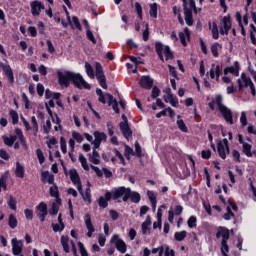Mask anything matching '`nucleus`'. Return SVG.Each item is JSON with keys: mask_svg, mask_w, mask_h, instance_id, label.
I'll list each match as a JSON object with an SVG mask.
<instances>
[{"mask_svg": "<svg viewBox=\"0 0 256 256\" xmlns=\"http://www.w3.org/2000/svg\"><path fill=\"white\" fill-rule=\"evenodd\" d=\"M123 199L124 203H127L129 199L132 203H139L141 201V194L139 192L131 191V188H125V186H120L113 191V200Z\"/></svg>", "mask_w": 256, "mask_h": 256, "instance_id": "f257e3e1", "label": "nucleus"}, {"mask_svg": "<svg viewBox=\"0 0 256 256\" xmlns=\"http://www.w3.org/2000/svg\"><path fill=\"white\" fill-rule=\"evenodd\" d=\"M222 237V241H221V254L223 256H229L227 253H229V238L231 237V233L229 232V229L227 227L224 226H220L217 229V233H216V239H221Z\"/></svg>", "mask_w": 256, "mask_h": 256, "instance_id": "f03ea898", "label": "nucleus"}, {"mask_svg": "<svg viewBox=\"0 0 256 256\" xmlns=\"http://www.w3.org/2000/svg\"><path fill=\"white\" fill-rule=\"evenodd\" d=\"M70 82L76 86L77 89H91V85L87 83L79 73L71 72Z\"/></svg>", "mask_w": 256, "mask_h": 256, "instance_id": "7ed1b4c3", "label": "nucleus"}, {"mask_svg": "<svg viewBox=\"0 0 256 256\" xmlns=\"http://www.w3.org/2000/svg\"><path fill=\"white\" fill-rule=\"evenodd\" d=\"M95 73L100 87H102V89H108L107 77L105 76V72H103V66L99 62L95 63Z\"/></svg>", "mask_w": 256, "mask_h": 256, "instance_id": "20e7f679", "label": "nucleus"}, {"mask_svg": "<svg viewBox=\"0 0 256 256\" xmlns=\"http://www.w3.org/2000/svg\"><path fill=\"white\" fill-rule=\"evenodd\" d=\"M119 127L125 139L133 137V131L131 130V127H129V120L127 119V115L122 114V122L119 123Z\"/></svg>", "mask_w": 256, "mask_h": 256, "instance_id": "39448f33", "label": "nucleus"}, {"mask_svg": "<svg viewBox=\"0 0 256 256\" xmlns=\"http://www.w3.org/2000/svg\"><path fill=\"white\" fill-rule=\"evenodd\" d=\"M71 71H65V73L58 71L57 77H58V83L60 87H69L71 85Z\"/></svg>", "mask_w": 256, "mask_h": 256, "instance_id": "423d86ee", "label": "nucleus"}, {"mask_svg": "<svg viewBox=\"0 0 256 256\" xmlns=\"http://www.w3.org/2000/svg\"><path fill=\"white\" fill-rule=\"evenodd\" d=\"M36 215L41 223H45V219L47 215H49V211L47 210V203L40 202L39 205L36 206Z\"/></svg>", "mask_w": 256, "mask_h": 256, "instance_id": "0eeeda50", "label": "nucleus"}, {"mask_svg": "<svg viewBox=\"0 0 256 256\" xmlns=\"http://www.w3.org/2000/svg\"><path fill=\"white\" fill-rule=\"evenodd\" d=\"M111 243H114L117 251H119V253H127V244L125 243V241H123L121 238H119V235L115 234L112 236L111 238Z\"/></svg>", "mask_w": 256, "mask_h": 256, "instance_id": "6e6552de", "label": "nucleus"}, {"mask_svg": "<svg viewBox=\"0 0 256 256\" xmlns=\"http://www.w3.org/2000/svg\"><path fill=\"white\" fill-rule=\"evenodd\" d=\"M30 7L33 17H39L41 15V11L45 9V4L39 0H34L30 3Z\"/></svg>", "mask_w": 256, "mask_h": 256, "instance_id": "1a4fd4ad", "label": "nucleus"}, {"mask_svg": "<svg viewBox=\"0 0 256 256\" xmlns=\"http://www.w3.org/2000/svg\"><path fill=\"white\" fill-rule=\"evenodd\" d=\"M183 3V10H184V19L186 21V25H188V27H193V11L191 9H189V7L187 6V0H182Z\"/></svg>", "mask_w": 256, "mask_h": 256, "instance_id": "9d476101", "label": "nucleus"}, {"mask_svg": "<svg viewBox=\"0 0 256 256\" xmlns=\"http://www.w3.org/2000/svg\"><path fill=\"white\" fill-rule=\"evenodd\" d=\"M12 243V254L14 256H25L23 254V240H17V238H13L11 240Z\"/></svg>", "mask_w": 256, "mask_h": 256, "instance_id": "9b49d317", "label": "nucleus"}, {"mask_svg": "<svg viewBox=\"0 0 256 256\" xmlns=\"http://www.w3.org/2000/svg\"><path fill=\"white\" fill-rule=\"evenodd\" d=\"M93 136L94 140L92 141V144H94V149H99V147H101V143H103V141H107V134H105V132L95 131Z\"/></svg>", "mask_w": 256, "mask_h": 256, "instance_id": "f8f14e48", "label": "nucleus"}, {"mask_svg": "<svg viewBox=\"0 0 256 256\" xmlns=\"http://www.w3.org/2000/svg\"><path fill=\"white\" fill-rule=\"evenodd\" d=\"M114 191L115 190H113L112 192L107 191L104 196H101L98 199L99 207H101L102 209H107V207H109V201H111V199H113Z\"/></svg>", "mask_w": 256, "mask_h": 256, "instance_id": "ddd939ff", "label": "nucleus"}, {"mask_svg": "<svg viewBox=\"0 0 256 256\" xmlns=\"http://www.w3.org/2000/svg\"><path fill=\"white\" fill-rule=\"evenodd\" d=\"M223 27L220 28V34L229 35L231 31V15L224 16L222 18Z\"/></svg>", "mask_w": 256, "mask_h": 256, "instance_id": "4468645a", "label": "nucleus"}, {"mask_svg": "<svg viewBox=\"0 0 256 256\" xmlns=\"http://www.w3.org/2000/svg\"><path fill=\"white\" fill-rule=\"evenodd\" d=\"M219 111L226 123H229V125H233V112H231V109L227 108V106H224Z\"/></svg>", "mask_w": 256, "mask_h": 256, "instance_id": "2eb2a0df", "label": "nucleus"}, {"mask_svg": "<svg viewBox=\"0 0 256 256\" xmlns=\"http://www.w3.org/2000/svg\"><path fill=\"white\" fill-rule=\"evenodd\" d=\"M1 69L5 76L7 77L9 83H15V76L13 74V69H11L10 65L1 64Z\"/></svg>", "mask_w": 256, "mask_h": 256, "instance_id": "dca6fc26", "label": "nucleus"}, {"mask_svg": "<svg viewBox=\"0 0 256 256\" xmlns=\"http://www.w3.org/2000/svg\"><path fill=\"white\" fill-rule=\"evenodd\" d=\"M84 222L88 230L87 237H93V233H95V227L93 226V222H91V214H86L84 216Z\"/></svg>", "mask_w": 256, "mask_h": 256, "instance_id": "f3484780", "label": "nucleus"}, {"mask_svg": "<svg viewBox=\"0 0 256 256\" xmlns=\"http://www.w3.org/2000/svg\"><path fill=\"white\" fill-rule=\"evenodd\" d=\"M139 85L142 89H151L153 87V79L151 76H142L139 80Z\"/></svg>", "mask_w": 256, "mask_h": 256, "instance_id": "a211bd4d", "label": "nucleus"}, {"mask_svg": "<svg viewBox=\"0 0 256 256\" xmlns=\"http://www.w3.org/2000/svg\"><path fill=\"white\" fill-rule=\"evenodd\" d=\"M179 39L181 45H183V47H187V39L188 41L191 39V30L185 27L184 32H179Z\"/></svg>", "mask_w": 256, "mask_h": 256, "instance_id": "6ab92c4d", "label": "nucleus"}, {"mask_svg": "<svg viewBox=\"0 0 256 256\" xmlns=\"http://www.w3.org/2000/svg\"><path fill=\"white\" fill-rule=\"evenodd\" d=\"M51 185L52 186H50L49 188L50 197H55L56 203H58V205H61V199L59 198V187L55 182Z\"/></svg>", "mask_w": 256, "mask_h": 256, "instance_id": "aec40b11", "label": "nucleus"}, {"mask_svg": "<svg viewBox=\"0 0 256 256\" xmlns=\"http://www.w3.org/2000/svg\"><path fill=\"white\" fill-rule=\"evenodd\" d=\"M98 148H95L93 146L92 153L88 154L90 163H93L94 165H99L101 163L99 152L97 151Z\"/></svg>", "mask_w": 256, "mask_h": 256, "instance_id": "412c9836", "label": "nucleus"}, {"mask_svg": "<svg viewBox=\"0 0 256 256\" xmlns=\"http://www.w3.org/2000/svg\"><path fill=\"white\" fill-rule=\"evenodd\" d=\"M106 97L108 98L109 107H112L113 111L119 114L120 110H119V103L117 102V100L110 93H106Z\"/></svg>", "mask_w": 256, "mask_h": 256, "instance_id": "4be33fe9", "label": "nucleus"}, {"mask_svg": "<svg viewBox=\"0 0 256 256\" xmlns=\"http://www.w3.org/2000/svg\"><path fill=\"white\" fill-rule=\"evenodd\" d=\"M231 73L234 77H239V62L235 61L234 66H229L224 69V75Z\"/></svg>", "mask_w": 256, "mask_h": 256, "instance_id": "5701e85b", "label": "nucleus"}, {"mask_svg": "<svg viewBox=\"0 0 256 256\" xmlns=\"http://www.w3.org/2000/svg\"><path fill=\"white\" fill-rule=\"evenodd\" d=\"M41 181L42 183H48L49 185L55 182V175L50 174L49 171H43L41 173Z\"/></svg>", "mask_w": 256, "mask_h": 256, "instance_id": "b1692460", "label": "nucleus"}, {"mask_svg": "<svg viewBox=\"0 0 256 256\" xmlns=\"http://www.w3.org/2000/svg\"><path fill=\"white\" fill-rule=\"evenodd\" d=\"M217 152L221 159H227V152H225V146L223 145V141L217 140Z\"/></svg>", "mask_w": 256, "mask_h": 256, "instance_id": "393cba45", "label": "nucleus"}, {"mask_svg": "<svg viewBox=\"0 0 256 256\" xmlns=\"http://www.w3.org/2000/svg\"><path fill=\"white\" fill-rule=\"evenodd\" d=\"M243 82L241 81V78L237 79L238 91H243V87H251L254 85L250 77H248V79L244 80Z\"/></svg>", "mask_w": 256, "mask_h": 256, "instance_id": "a878e982", "label": "nucleus"}, {"mask_svg": "<svg viewBox=\"0 0 256 256\" xmlns=\"http://www.w3.org/2000/svg\"><path fill=\"white\" fill-rule=\"evenodd\" d=\"M15 175L18 179H23L25 177V167L19 162H16Z\"/></svg>", "mask_w": 256, "mask_h": 256, "instance_id": "bb28decb", "label": "nucleus"}, {"mask_svg": "<svg viewBox=\"0 0 256 256\" xmlns=\"http://www.w3.org/2000/svg\"><path fill=\"white\" fill-rule=\"evenodd\" d=\"M147 197L152 205L153 211L157 209V196H155V193L151 190L147 191Z\"/></svg>", "mask_w": 256, "mask_h": 256, "instance_id": "cd10ccee", "label": "nucleus"}, {"mask_svg": "<svg viewBox=\"0 0 256 256\" xmlns=\"http://www.w3.org/2000/svg\"><path fill=\"white\" fill-rule=\"evenodd\" d=\"M70 180L73 184H77L81 181V178L79 177V172H77V169H70L69 171Z\"/></svg>", "mask_w": 256, "mask_h": 256, "instance_id": "c85d7f7f", "label": "nucleus"}, {"mask_svg": "<svg viewBox=\"0 0 256 256\" xmlns=\"http://www.w3.org/2000/svg\"><path fill=\"white\" fill-rule=\"evenodd\" d=\"M167 93H168V99H170L169 100L170 105L176 108L179 107V99L173 96V94L171 93V88H168Z\"/></svg>", "mask_w": 256, "mask_h": 256, "instance_id": "c756f323", "label": "nucleus"}, {"mask_svg": "<svg viewBox=\"0 0 256 256\" xmlns=\"http://www.w3.org/2000/svg\"><path fill=\"white\" fill-rule=\"evenodd\" d=\"M3 142L7 145V147H13L15 145V141H17V137L15 135L3 136Z\"/></svg>", "mask_w": 256, "mask_h": 256, "instance_id": "7c9ffc66", "label": "nucleus"}, {"mask_svg": "<svg viewBox=\"0 0 256 256\" xmlns=\"http://www.w3.org/2000/svg\"><path fill=\"white\" fill-rule=\"evenodd\" d=\"M251 149H253V146L247 142L242 145V152L244 153V155H246V157H253V152L251 151Z\"/></svg>", "mask_w": 256, "mask_h": 256, "instance_id": "2f4dec72", "label": "nucleus"}, {"mask_svg": "<svg viewBox=\"0 0 256 256\" xmlns=\"http://www.w3.org/2000/svg\"><path fill=\"white\" fill-rule=\"evenodd\" d=\"M61 245L64 253H69L71 251L69 248V236H61Z\"/></svg>", "mask_w": 256, "mask_h": 256, "instance_id": "473e14b6", "label": "nucleus"}, {"mask_svg": "<svg viewBox=\"0 0 256 256\" xmlns=\"http://www.w3.org/2000/svg\"><path fill=\"white\" fill-rule=\"evenodd\" d=\"M85 69H86V74L90 79H95V70H93V66L89 62H85Z\"/></svg>", "mask_w": 256, "mask_h": 256, "instance_id": "72a5a7b5", "label": "nucleus"}, {"mask_svg": "<svg viewBox=\"0 0 256 256\" xmlns=\"http://www.w3.org/2000/svg\"><path fill=\"white\" fill-rule=\"evenodd\" d=\"M187 237V231L182 230L180 232H175L174 233V239L175 241H185V238Z\"/></svg>", "mask_w": 256, "mask_h": 256, "instance_id": "f704fd0d", "label": "nucleus"}, {"mask_svg": "<svg viewBox=\"0 0 256 256\" xmlns=\"http://www.w3.org/2000/svg\"><path fill=\"white\" fill-rule=\"evenodd\" d=\"M96 95L98 96V101L99 103H102L103 105H105V103H107V100L105 99V97H107V94H103V90H101L100 88L96 89Z\"/></svg>", "mask_w": 256, "mask_h": 256, "instance_id": "c9c22d12", "label": "nucleus"}, {"mask_svg": "<svg viewBox=\"0 0 256 256\" xmlns=\"http://www.w3.org/2000/svg\"><path fill=\"white\" fill-rule=\"evenodd\" d=\"M8 207L12 211H17V200L13 197V195L9 196Z\"/></svg>", "mask_w": 256, "mask_h": 256, "instance_id": "e433bc0d", "label": "nucleus"}, {"mask_svg": "<svg viewBox=\"0 0 256 256\" xmlns=\"http://www.w3.org/2000/svg\"><path fill=\"white\" fill-rule=\"evenodd\" d=\"M17 218L15 217V215L10 214L9 215V219H8V225L10 229H15L17 227Z\"/></svg>", "mask_w": 256, "mask_h": 256, "instance_id": "4c0bfd02", "label": "nucleus"}, {"mask_svg": "<svg viewBox=\"0 0 256 256\" xmlns=\"http://www.w3.org/2000/svg\"><path fill=\"white\" fill-rule=\"evenodd\" d=\"M9 115L12 119V125H17L19 123V114L15 110H10Z\"/></svg>", "mask_w": 256, "mask_h": 256, "instance_id": "58836bf2", "label": "nucleus"}, {"mask_svg": "<svg viewBox=\"0 0 256 256\" xmlns=\"http://www.w3.org/2000/svg\"><path fill=\"white\" fill-rule=\"evenodd\" d=\"M187 225H188L189 229H195V227H197V217L190 216L187 221Z\"/></svg>", "mask_w": 256, "mask_h": 256, "instance_id": "ea45409f", "label": "nucleus"}, {"mask_svg": "<svg viewBox=\"0 0 256 256\" xmlns=\"http://www.w3.org/2000/svg\"><path fill=\"white\" fill-rule=\"evenodd\" d=\"M214 103L217 104L219 110L225 107V105H223V96L221 94L216 95Z\"/></svg>", "mask_w": 256, "mask_h": 256, "instance_id": "a19ab883", "label": "nucleus"}, {"mask_svg": "<svg viewBox=\"0 0 256 256\" xmlns=\"http://www.w3.org/2000/svg\"><path fill=\"white\" fill-rule=\"evenodd\" d=\"M61 204L57 203V202H53L51 205V208L49 210V214L50 215H57V213H59V206Z\"/></svg>", "mask_w": 256, "mask_h": 256, "instance_id": "79ce46f5", "label": "nucleus"}, {"mask_svg": "<svg viewBox=\"0 0 256 256\" xmlns=\"http://www.w3.org/2000/svg\"><path fill=\"white\" fill-rule=\"evenodd\" d=\"M164 55H165L166 61H169V59H173L175 57L169 46L164 47Z\"/></svg>", "mask_w": 256, "mask_h": 256, "instance_id": "37998d69", "label": "nucleus"}, {"mask_svg": "<svg viewBox=\"0 0 256 256\" xmlns=\"http://www.w3.org/2000/svg\"><path fill=\"white\" fill-rule=\"evenodd\" d=\"M79 161L81 166L83 167L84 171H89V165L87 164V158L83 154L79 155Z\"/></svg>", "mask_w": 256, "mask_h": 256, "instance_id": "c03bdc74", "label": "nucleus"}, {"mask_svg": "<svg viewBox=\"0 0 256 256\" xmlns=\"http://www.w3.org/2000/svg\"><path fill=\"white\" fill-rule=\"evenodd\" d=\"M9 179V170H6L1 176H0V188L2 189V186L7 183V180Z\"/></svg>", "mask_w": 256, "mask_h": 256, "instance_id": "a18cd8bd", "label": "nucleus"}, {"mask_svg": "<svg viewBox=\"0 0 256 256\" xmlns=\"http://www.w3.org/2000/svg\"><path fill=\"white\" fill-rule=\"evenodd\" d=\"M212 37L213 39H219V28L217 27V23H212Z\"/></svg>", "mask_w": 256, "mask_h": 256, "instance_id": "49530a36", "label": "nucleus"}, {"mask_svg": "<svg viewBox=\"0 0 256 256\" xmlns=\"http://www.w3.org/2000/svg\"><path fill=\"white\" fill-rule=\"evenodd\" d=\"M177 125H178V129H180V131H182V133H187V131H189V129L187 128V125H185V122L183 121V119L177 120Z\"/></svg>", "mask_w": 256, "mask_h": 256, "instance_id": "de8ad7c7", "label": "nucleus"}, {"mask_svg": "<svg viewBox=\"0 0 256 256\" xmlns=\"http://www.w3.org/2000/svg\"><path fill=\"white\" fill-rule=\"evenodd\" d=\"M227 213H225L223 215V219H225V221H230L231 217H235V213H233V211L231 210V207H227L226 208Z\"/></svg>", "mask_w": 256, "mask_h": 256, "instance_id": "09e8293b", "label": "nucleus"}, {"mask_svg": "<svg viewBox=\"0 0 256 256\" xmlns=\"http://www.w3.org/2000/svg\"><path fill=\"white\" fill-rule=\"evenodd\" d=\"M86 36L88 41H91L93 45H97V39H95V35H93V32L90 29L86 31Z\"/></svg>", "mask_w": 256, "mask_h": 256, "instance_id": "8fccbe9b", "label": "nucleus"}, {"mask_svg": "<svg viewBox=\"0 0 256 256\" xmlns=\"http://www.w3.org/2000/svg\"><path fill=\"white\" fill-rule=\"evenodd\" d=\"M232 157L235 163H241V153H239V150H232Z\"/></svg>", "mask_w": 256, "mask_h": 256, "instance_id": "3c124183", "label": "nucleus"}, {"mask_svg": "<svg viewBox=\"0 0 256 256\" xmlns=\"http://www.w3.org/2000/svg\"><path fill=\"white\" fill-rule=\"evenodd\" d=\"M36 154L40 165H43V163H45V155L43 154V151L40 148H38L36 150Z\"/></svg>", "mask_w": 256, "mask_h": 256, "instance_id": "603ef678", "label": "nucleus"}, {"mask_svg": "<svg viewBox=\"0 0 256 256\" xmlns=\"http://www.w3.org/2000/svg\"><path fill=\"white\" fill-rule=\"evenodd\" d=\"M135 9H136V13L139 17V19H143V7L141 6V3L136 2L135 3Z\"/></svg>", "mask_w": 256, "mask_h": 256, "instance_id": "864d4df0", "label": "nucleus"}, {"mask_svg": "<svg viewBox=\"0 0 256 256\" xmlns=\"http://www.w3.org/2000/svg\"><path fill=\"white\" fill-rule=\"evenodd\" d=\"M60 149L62 153H67V141L65 140V137H60Z\"/></svg>", "mask_w": 256, "mask_h": 256, "instance_id": "5fc2aeb1", "label": "nucleus"}, {"mask_svg": "<svg viewBox=\"0 0 256 256\" xmlns=\"http://www.w3.org/2000/svg\"><path fill=\"white\" fill-rule=\"evenodd\" d=\"M150 17L157 19V3L150 5Z\"/></svg>", "mask_w": 256, "mask_h": 256, "instance_id": "6e6d98bb", "label": "nucleus"}, {"mask_svg": "<svg viewBox=\"0 0 256 256\" xmlns=\"http://www.w3.org/2000/svg\"><path fill=\"white\" fill-rule=\"evenodd\" d=\"M72 23L78 31H83V27L81 26V22H79V18L77 16L72 17Z\"/></svg>", "mask_w": 256, "mask_h": 256, "instance_id": "4d7b16f0", "label": "nucleus"}, {"mask_svg": "<svg viewBox=\"0 0 256 256\" xmlns=\"http://www.w3.org/2000/svg\"><path fill=\"white\" fill-rule=\"evenodd\" d=\"M78 249L81 256H89V252H87V249H85V245H83L82 242H78Z\"/></svg>", "mask_w": 256, "mask_h": 256, "instance_id": "13d9d810", "label": "nucleus"}, {"mask_svg": "<svg viewBox=\"0 0 256 256\" xmlns=\"http://www.w3.org/2000/svg\"><path fill=\"white\" fill-rule=\"evenodd\" d=\"M160 95H161V89H159V87L157 86H153L152 93H151L152 99H157V97H159Z\"/></svg>", "mask_w": 256, "mask_h": 256, "instance_id": "bf43d9fd", "label": "nucleus"}, {"mask_svg": "<svg viewBox=\"0 0 256 256\" xmlns=\"http://www.w3.org/2000/svg\"><path fill=\"white\" fill-rule=\"evenodd\" d=\"M52 229L54 233H61L65 229V224H52Z\"/></svg>", "mask_w": 256, "mask_h": 256, "instance_id": "052dcab7", "label": "nucleus"}, {"mask_svg": "<svg viewBox=\"0 0 256 256\" xmlns=\"http://www.w3.org/2000/svg\"><path fill=\"white\" fill-rule=\"evenodd\" d=\"M169 73L174 79H179V76L177 75V69L175 66H172L171 64H168Z\"/></svg>", "mask_w": 256, "mask_h": 256, "instance_id": "680f3d73", "label": "nucleus"}, {"mask_svg": "<svg viewBox=\"0 0 256 256\" xmlns=\"http://www.w3.org/2000/svg\"><path fill=\"white\" fill-rule=\"evenodd\" d=\"M163 49H165V46L163 45L162 42L160 41L155 42V51L157 54L163 53Z\"/></svg>", "mask_w": 256, "mask_h": 256, "instance_id": "e2e57ef3", "label": "nucleus"}, {"mask_svg": "<svg viewBox=\"0 0 256 256\" xmlns=\"http://www.w3.org/2000/svg\"><path fill=\"white\" fill-rule=\"evenodd\" d=\"M72 137L77 141V143H83V136L79 132L73 131Z\"/></svg>", "mask_w": 256, "mask_h": 256, "instance_id": "0e129e2a", "label": "nucleus"}, {"mask_svg": "<svg viewBox=\"0 0 256 256\" xmlns=\"http://www.w3.org/2000/svg\"><path fill=\"white\" fill-rule=\"evenodd\" d=\"M25 217L28 221H33V210L32 209H25L24 210Z\"/></svg>", "mask_w": 256, "mask_h": 256, "instance_id": "69168bd1", "label": "nucleus"}, {"mask_svg": "<svg viewBox=\"0 0 256 256\" xmlns=\"http://www.w3.org/2000/svg\"><path fill=\"white\" fill-rule=\"evenodd\" d=\"M135 151H136V156L137 157H143V152L141 150V145L139 144L138 141L135 142Z\"/></svg>", "mask_w": 256, "mask_h": 256, "instance_id": "338daca9", "label": "nucleus"}, {"mask_svg": "<svg viewBox=\"0 0 256 256\" xmlns=\"http://www.w3.org/2000/svg\"><path fill=\"white\" fill-rule=\"evenodd\" d=\"M201 157L202 159H211V150H202L201 151Z\"/></svg>", "mask_w": 256, "mask_h": 256, "instance_id": "774afa93", "label": "nucleus"}]
</instances>
